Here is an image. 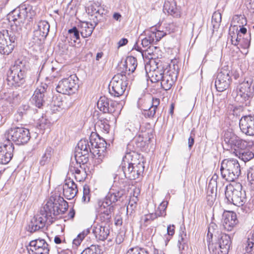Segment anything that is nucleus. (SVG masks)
Returning a JSON list of instances; mask_svg holds the SVG:
<instances>
[{"label":"nucleus","instance_id":"obj_1","mask_svg":"<svg viewBox=\"0 0 254 254\" xmlns=\"http://www.w3.org/2000/svg\"><path fill=\"white\" fill-rule=\"evenodd\" d=\"M67 205V203L63 198L59 197L58 199H54V200L51 198L45 206L41 209L40 211L51 221L54 217L64 212Z\"/></svg>","mask_w":254,"mask_h":254},{"label":"nucleus","instance_id":"obj_2","mask_svg":"<svg viewBox=\"0 0 254 254\" xmlns=\"http://www.w3.org/2000/svg\"><path fill=\"white\" fill-rule=\"evenodd\" d=\"M222 177L228 182H233L241 174L240 164L237 159H225L221 165Z\"/></svg>","mask_w":254,"mask_h":254},{"label":"nucleus","instance_id":"obj_3","mask_svg":"<svg viewBox=\"0 0 254 254\" xmlns=\"http://www.w3.org/2000/svg\"><path fill=\"white\" fill-rule=\"evenodd\" d=\"M5 136L7 141L17 145L26 143L30 138L28 129L23 127H13L7 129Z\"/></svg>","mask_w":254,"mask_h":254},{"label":"nucleus","instance_id":"obj_4","mask_svg":"<svg viewBox=\"0 0 254 254\" xmlns=\"http://www.w3.org/2000/svg\"><path fill=\"white\" fill-rule=\"evenodd\" d=\"M19 35V30L14 32L11 30H3L0 31V53L8 55L14 47V43Z\"/></svg>","mask_w":254,"mask_h":254},{"label":"nucleus","instance_id":"obj_5","mask_svg":"<svg viewBox=\"0 0 254 254\" xmlns=\"http://www.w3.org/2000/svg\"><path fill=\"white\" fill-rule=\"evenodd\" d=\"M223 147L229 150L235 155L241 149H246L247 147V142L240 139L234 133L230 132H226L224 134Z\"/></svg>","mask_w":254,"mask_h":254},{"label":"nucleus","instance_id":"obj_6","mask_svg":"<svg viewBox=\"0 0 254 254\" xmlns=\"http://www.w3.org/2000/svg\"><path fill=\"white\" fill-rule=\"evenodd\" d=\"M231 245L230 237L222 233L215 241L208 244V247L211 254H228Z\"/></svg>","mask_w":254,"mask_h":254},{"label":"nucleus","instance_id":"obj_7","mask_svg":"<svg viewBox=\"0 0 254 254\" xmlns=\"http://www.w3.org/2000/svg\"><path fill=\"white\" fill-rule=\"evenodd\" d=\"M78 78L75 75H71L67 78H63L60 80L56 87V90L59 93L70 95L75 93L77 90Z\"/></svg>","mask_w":254,"mask_h":254},{"label":"nucleus","instance_id":"obj_8","mask_svg":"<svg viewBox=\"0 0 254 254\" xmlns=\"http://www.w3.org/2000/svg\"><path fill=\"white\" fill-rule=\"evenodd\" d=\"M127 77L125 75L118 74L112 78L109 85V92L115 97H119L125 92L127 85Z\"/></svg>","mask_w":254,"mask_h":254},{"label":"nucleus","instance_id":"obj_9","mask_svg":"<svg viewBox=\"0 0 254 254\" xmlns=\"http://www.w3.org/2000/svg\"><path fill=\"white\" fill-rule=\"evenodd\" d=\"M225 194L228 201L239 207L243 206L246 201L245 192H242L231 185L225 187Z\"/></svg>","mask_w":254,"mask_h":254},{"label":"nucleus","instance_id":"obj_10","mask_svg":"<svg viewBox=\"0 0 254 254\" xmlns=\"http://www.w3.org/2000/svg\"><path fill=\"white\" fill-rule=\"evenodd\" d=\"M122 171L126 178L129 180H135L143 172L144 167L143 162L135 163L132 162L122 163Z\"/></svg>","mask_w":254,"mask_h":254},{"label":"nucleus","instance_id":"obj_11","mask_svg":"<svg viewBox=\"0 0 254 254\" xmlns=\"http://www.w3.org/2000/svg\"><path fill=\"white\" fill-rule=\"evenodd\" d=\"M237 96L242 98L241 102L249 100L254 96V83L252 78H249L245 80L237 87Z\"/></svg>","mask_w":254,"mask_h":254},{"label":"nucleus","instance_id":"obj_12","mask_svg":"<svg viewBox=\"0 0 254 254\" xmlns=\"http://www.w3.org/2000/svg\"><path fill=\"white\" fill-rule=\"evenodd\" d=\"M25 71L22 70L20 65H14L7 72V80L8 84L19 86L24 81Z\"/></svg>","mask_w":254,"mask_h":254},{"label":"nucleus","instance_id":"obj_13","mask_svg":"<svg viewBox=\"0 0 254 254\" xmlns=\"http://www.w3.org/2000/svg\"><path fill=\"white\" fill-rule=\"evenodd\" d=\"M230 73L229 70L221 68L217 74L215 86L218 92H223L229 87L231 82Z\"/></svg>","mask_w":254,"mask_h":254},{"label":"nucleus","instance_id":"obj_14","mask_svg":"<svg viewBox=\"0 0 254 254\" xmlns=\"http://www.w3.org/2000/svg\"><path fill=\"white\" fill-rule=\"evenodd\" d=\"M96 208L102 223L107 224L111 222L114 210V206H110L107 202L98 201Z\"/></svg>","mask_w":254,"mask_h":254},{"label":"nucleus","instance_id":"obj_15","mask_svg":"<svg viewBox=\"0 0 254 254\" xmlns=\"http://www.w3.org/2000/svg\"><path fill=\"white\" fill-rule=\"evenodd\" d=\"M50 29V24L46 20H40L37 25V27L33 32V42L39 44L47 36Z\"/></svg>","mask_w":254,"mask_h":254},{"label":"nucleus","instance_id":"obj_16","mask_svg":"<svg viewBox=\"0 0 254 254\" xmlns=\"http://www.w3.org/2000/svg\"><path fill=\"white\" fill-rule=\"evenodd\" d=\"M171 68V65H169V68H166V72L160 80L161 86L165 90H168L172 87L177 79L178 73V68L176 69L174 67V70H172Z\"/></svg>","mask_w":254,"mask_h":254},{"label":"nucleus","instance_id":"obj_17","mask_svg":"<svg viewBox=\"0 0 254 254\" xmlns=\"http://www.w3.org/2000/svg\"><path fill=\"white\" fill-rule=\"evenodd\" d=\"M48 87L46 83H41L37 87L33 95V100L35 102L36 106L39 108L43 105L47 99L48 95Z\"/></svg>","mask_w":254,"mask_h":254},{"label":"nucleus","instance_id":"obj_18","mask_svg":"<svg viewBox=\"0 0 254 254\" xmlns=\"http://www.w3.org/2000/svg\"><path fill=\"white\" fill-rule=\"evenodd\" d=\"M229 34L231 37L232 45L234 46L240 45L244 49L249 48V36L248 35L247 38L243 37L242 39H241V35L238 33V27L237 26H234L230 27Z\"/></svg>","mask_w":254,"mask_h":254},{"label":"nucleus","instance_id":"obj_19","mask_svg":"<svg viewBox=\"0 0 254 254\" xmlns=\"http://www.w3.org/2000/svg\"><path fill=\"white\" fill-rule=\"evenodd\" d=\"M242 132L247 135L254 136V116H244L239 120Z\"/></svg>","mask_w":254,"mask_h":254},{"label":"nucleus","instance_id":"obj_20","mask_svg":"<svg viewBox=\"0 0 254 254\" xmlns=\"http://www.w3.org/2000/svg\"><path fill=\"white\" fill-rule=\"evenodd\" d=\"M14 146L12 142L6 141L0 146V164H7L12 159Z\"/></svg>","mask_w":254,"mask_h":254},{"label":"nucleus","instance_id":"obj_21","mask_svg":"<svg viewBox=\"0 0 254 254\" xmlns=\"http://www.w3.org/2000/svg\"><path fill=\"white\" fill-rule=\"evenodd\" d=\"M93 147L91 145L90 140L87 139H81L77 144V148L76 150V154L75 155V159L78 161L77 157H84L85 162H86L87 157L85 156L87 155L89 152L92 154Z\"/></svg>","mask_w":254,"mask_h":254},{"label":"nucleus","instance_id":"obj_22","mask_svg":"<svg viewBox=\"0 0 254 254\" xmlns=\"http://www.w3.org/2000/svg\"><path fill=\"white\" fill-rule=\"evenodd\" d=\"M100 142L95 139L90 138L91 145L93 147L92 154L94 156L98 155L99 159H102L106 155L107 142L104 139H98Z\"/></svg>","mask_w":254,"mask_h":254},{"label":"nucleus","instance_id":"obj_23","mask_svg":"<svg viewBox=\"0 0 254 254\" xmlns=\"http://www.w3.org/2000/svg\"><path fill=\"white\" fill-rule=\"evenodd\" d=\"M48 220L49 219L47 216L40 211L39 213L34 216L31 219L28 225V231L32 233L44 228Z\"/></svg>","mask_w":254,"mask_h":254},{"label":"nucleus","instance_id":"obj_24","mask_svg":"<svg viewBox=\"0 0 254 254\" xmlns=\"http://www.w3.org/2000/svg\"><path fill=\"white\" fill-rule=\"evenodd\" d=\"M7 19L9 22L12 23V22H13L14 24V25H13L11 23V28L9 30L16 32V29H18V30H19V35L20 32L21 31L20 23H23L24 22L23 19L21 16L20 8L18 9H15L10 13L7 16Z\"/></svg>","mask_w":254,"mask_h":254},{"label":"nucleus","instance_id":"obj_25","mask_svg":"<svg viewBox=\"0 0 254 254\" xmlns=\"http://www.w3.org/2000/svg\"><path fill=\"white\" fill-rule=\"evenodd\" d=\"M238 223L236 214L232 211H227L223 214L222 225L227 231H232Z\"/></svg>","mask_w":254,"mask_h":254},{"label":"nucleus","instance_id":"obj_26","mask_svg":"<svg viewBox=\"0 0 254 254\" xmlns=\"http://www.w3.org/2000/svg\"><path fill=\"white\" fill-rule=\"evenodd\" d=\"M116 103L105 96L101 97L97 102L98 109L104 113L112 114L116 111Z\"/></svg>","mask_w":254,"mask_h":254},{"label":"nucleus","instance_id":"obj_27","mask_svg":"<svg viewBox=\"0 0 254 254\" xmlns=\"http://www.w3.org/2000/svg\"><path fill=\"white\" fill-rule=\"evenodd\" d=\"M78 192L76 184L71 179H66L63 185V194L67 199H72Z\"/></svg>","mask_w":254,"mask_h":254},{"label":"nucleus","instance_id":"obj_28","mask_svg":"<svg viewBox=\"0 0 254 254\" xmlns=\"http://www.w3.org/2000/svg\"><path fill=\"white\" fill-rule=\"evenodd\" d=\"M125 193V190H115L111 189L106 197L103 200H100L102 202H107V204L110 206H114L112 205L113 203H115L120 198H121Z\"/></svg>","mask_w":254,"mask_h":254},{"label":"nucleus","instance_id":"obj_29","mask_svg":"<svg viewBox=\"0 0 254 254\" xmlns=\"http://www.w3.org/2000/svg\"><path fill=\"white\" fill-rule=\"evenodd\" d=\"M163 11L173 17H178L180 16V11L176 6V3L174 0H167L164 2Z\"/></svg>","mask_w":254,"mask_h":254},{"label":"nucleus","instance_id":"obj_30","mask_svg":"<svg viewBox=\"0 0 254 254\" xmlns=\"http://www.w3.org/2000/svg\"><path fill=\"white\" fill-rule=\"evenodd\" d=\"M222 234V232L219 231L217 225L213 222H211L208 228V233L207 235V242L208 244H211L215 241L216 239L218 238Z\"/></svg>","mask_w":254,"mask_h":254},{"label":"nucleus","instance_id":"obj_31","mask_svg":"<svg viewBox=\"0 0 254 254\" xmlns=\"http://www.w3.org/2000/svg\"><path fill=\"white\" fill-rule=\"evenodd\" d=\"M93 233L96 239L100 241H104L107 238L110 233V230L107 226L97 225L93 229Z\"/></svg>","mask_w":254,"mask_h":254},{"label":"nucleus","instance_id":"obj_32","mask_svg":"<svg viewBox=\"0 0 254 254\" xmlns=\"http://www.w3.org/2000/svg\"><path fill=\"white\" fill-rule=\"evenodd\" d=\"M80 33L83 38L90 36L95 28V26L91 23L82 22L78 25Z\"/></svg>","mask_w":254,"mask_h":254},{"label":"nucleus","instance_id":"obj_33","mask_svg":"<svg viewBox=\"0 0 254 254\" xmlns=\"http://www.w3.org/2000/svg\"><path fill=\"white\" fill-rule=\"evenodd\" d=\"M234 18L237 20L238 22L242 24V25H239V27L240 28V29H238V33L239 34V35H243V36H245V38H247V36L248 35L249 36V42L250 46L251 43V33H248L247 28L243 26L244 24H247V20L246 18L243 15H236Z\"/></svg>","mask_w":254,"mask_h":254},{"label":"nucleus","instance_id":"obj_34","mask_svg":"<svg viewBox=\"0 0 254 254\" xmlns=\"http://www.w3.org/2000/svg\"><path fill=\"white\" fill-rule=\"evenodd\" d=\"M19 8L23 20L26 18L29 19H32L36 14V12L33 9V6L30 5L24 4L21 5Z\"/></svg>","mask_w":254,"mask_h":254},{"label":"nucleus","instance_id":"obj_35","mask_svg":"<svg viewBox=\"0 0 254 254\" xmlns=\"http://www.w3.org/2000/svg\"><path fill=\"white\" fill-rule=\"evenodd\" d=\"M165 72H166V68L164 69L163 67L160 68L157 66V69L150 72L149 76L151 81L154 83L160 81L162 79Z\"/></svg>","mask_w":254,"mask_h":254},{"label":"nucleus","instance_id":"obj_36","mask_svg":"<svg viewBox=\"0 0 254 254\" xmlns=\"http://www.w3.org/2000/svg\"><path fill=\"white\" fill-rule=\"evenodd\" d=\"M81 169L74 167H71L70 172L74 173V177L77 181L82 182L85 180L86 178L87 174L83 168L80 166Z\"/></svg>","mask_w":254,"mask_h":254},{"label":"nucleus","instance_id":"obj_37","mask_svg":"<svg viewBox=\"0 0 254 254\" xmlns=\"http://www.w3.org/2000/svg\"><path fill=\"white\" fill-rule=\"evenodd\" d=\"M137 60L133 57H127L125 62L124 66H126V70L133 72L137 66Z\"/></svg>","mask_w":254,"mask_h":254},{"label":"nucleus","instance_id":"obj_38","mask_svg":"<svg viewBox=\"0 0 254 254\" xmlns=\"http://www.w3.org/2000/svg\"><path fill=\"white\" fill-rule=\"evenodd\" d=\"M44 246H49V245L44 239H38L31 241L30 242L29 245L27 247V250L28 251H33V250L35 249L42 248Z\"/></svg>","mask_w":254,"mask_h":254},{"label":"nucleus","instance_id":"obj_39","mask_svg":"<svg viewBox=\"0 0 254 254\" xmlns=\"http://www.w3.org/2000/svg\"><path fill=\"white\" fill-rule=\"evenodd\" d=\"M237 152V155L236 156L245 162L249 161L254 157V154L253 152L246 150V149H241L240 151Z\"/></svg>","mask_w":254,"mask_h":254},{"label":"nucleus","instance_id":"obj_40","mask_svg":"<svg viewBox=\"0 0 254 254\" xmlns=\"http://www.w3.org/2000/svg\"><path fill=\"white\" fill-rule=\"evenodd\" d=\"M53 154V149L49 147H47L45 150V153L42 156L40 161V164L43 166L49 162Z\"/></svg>","mask_w":254,"mask_h":254},{"label":"nucleus","instance_id":"obj_41","mask_svg":"<svg viewBox=\"0 0 254 254\" xmlns=\"http://www.w3.org/2000/svg\"><path fill=\"white\" fill-rule=\"evenodd\" d=\"M90 232L89 228L84 230L81 233H79L77 237L73 240V244L76 246H79L83 239Z\"/></svg>","mask_w":254,"mask_h":254},{"label":"nucleus","instance_id":"obj_42","mask_svg":"<svg viewBox=\"0 0 254 254\" xmlns=\"http://www.w3.org/2000/svg\"><path fill=\"white\" fill-rule=\"evenodd\" d=\"M101 250L98 246L91 245L85 249L81 254H101Z\"/></svg>","mask_w":254,"mask_h":254},{"label":"nucleus","instance_id":"obj_43","mask_svg":"<svg viewBox=\"0 0 254 254\" xmlns=\"http://www.w3.org/2000/svg\"><path fill=\"white\" fill-rule=\"evenodd\" d=\"M95 127H99L103 132L107 133L110 130V126L107 120H99L96 123Z\"/></svg>","mask_w":254,"mask_h":254},{"label":"nucleus","instance_id":"obj_44","mask_svg":"<svg viewBox=\"0 0 254 254\" xmlns=\"http://www.w3.org/2000/svg\"><path fill=\"white\" fill-rule=\"evenodd\" d=\"M143 34H144L145 36H146L145 38H146L147 40H148L149 42L151 43L152 44H156L157 43L154 36L153 29H151V30L144 31L143 33L141 34L140 36H142L143 35Z\"/></svg>","mask_w":254,"mask_h":254},{"label":"nucleus","instance_id":"obj_45","mask_svg":"<svg viewBox=\"0 0 254 254\" xmlns=\"http://www.w3.org/2000/svg\"><path fill=\"white\" fill-rule=\"evenodd\" d=\"M90 199V190L89 187L88 185H85L83 187V196L82 198V202L87 203Z\"/></svg>","mask_w":254,"mask_h":254},{"label":"nucleus","instance_id":"obj_46","mask_svg":"<svg viewBox=\"0 0 254 254\" xmlns=\"http://www.w3.org/2000/svg\"><path fill=\"white\" fill-rule=\"evenodd\" d=\"M157 49L156 47L154 46H149L148 48H147L146 50H142L140 48H138L137 49V51H140L142 56L147 57L148 58H150L148 57V55L151 56V55L153 53L154 50ZM150 58H153L152 57H150Z\"/></svg>","mask_w":254,"mask_h":254},{"label":"nucleus","instance_id":"obj_47","mask_svg":"<svg viewBox=\"0 0 254 254\" xmlns=\"http://www.w3.org/2000/svg\"><path fill=\"white\" fill-rule=\"evenodd\" d=\"M157 211L155 214L150 213L141 217V221L144 225H147L149 221L153 220L158 217Z\"/></svg>","mask_w":254,"mask_h":254},{"label":"nucleus","instance_id":"obj_48","mask_svg":"<svg viewBox=\"0 0 254 254\" xmlns=\"http://www.w3.org/2000/svg\"><path fill=\"white\" fill-rule=\"evenodd\" d=\"M157 110L150 106L148 109H144L142 114L145 118L152 119L154 118Z\"/></svg>","mask_w":254,"mask_h":254},{"label":"nucleus","instance_id":"obj_49","mask_svg":"<svg viewBox=\"0 0 254 254\" xmlns=\"http://www.w3.org/2000/svg\"><path fill=\"white\" fill-rule=\"evenodd\" d=\"M28 253L29 254H49V246H44L42 248L35 249L33 251H29Z\"/></svg>","mask_w":254,"mask_h":254},{"label":"nucleus","instance_id":"obj_50","mask_svg":"<svg viewBox=\"0 0 254 254\" xmlns=\"http://www.w3.org/2000/svg\"><path fill=\"white\" fill-rule=\"evenodd\" d=\"M79 32L80 30L79 31L76 27H73L68 30V34L72 39H73L74 42H75V40L79 39Z\"/></svg>","mask_w":254,"mask_h":254},{"label":"nucleus","instance_id":"obj_51","mask_svg":"<svg viewBox=\"0 0 254 254\" xmlns=\"http://www.w3.org/2000/svg\"><path fill=\"white\" fill-rule=\"evenodd\" d=\"M138 200L137 197L133 196L129 200L128 204L127 207V212L130 210V213H132V211L134 210L136 206V202Z\"/></svg>","mask_w":254,"mask_h":254},{"label":"nucleus","instance_id":"obj_52","mask_svg":"<svg viewBox=\"0 0 254 254\" xmlns=\"http://www.w3.org/2000/svg\"><path fill=\"white\" fill-rule=\"evenodd\" d=\"M185 230V228H181V232L180 233L178 239V245L180 249H181V246L185 243V241L187 238L186 233L184 231Z\"/></svg>","mask_w":254,"mask_h":254},{"label":"nucleus","instance_id":"obj_53","mask_svg":"<svg viewBox=\"0 0 254 254\" xmlns=\"http://www.w3.org/2000/svg\"><path fill=\"white\" fill-rule=\"evenodd\" d=\"M62 110H66L71 107L72 105V100L70 98H65L61 100Z\"/></svg>","mask_w":254,"mask_h":254},{"label":"nucleus","instance_id":"obj_54","mask_svg":"<svg viewBox=\"0 0 254 254\" xmlns=\"http://www.w3.org/2000/svg\"><path fill=\"white\" fill-rule=\"evenodd\" d=\"M168 202L166 201H163L159 206L158 209L159 210V213L157 212L158 216H165L166 215V209Z\"/></svg>","mask_w":254,"mask_h":254},{"label":"nucleus","instance_id":"obj_55","mask_svg":"<svg viewBox=\"0 0 254 254\" xmlns=\"http://www.w3.org/2000/svg\"><path fill=\"white\" fill-rule=\"evenodd\" d=\"M248 181L251 185V189L254 190V168H251L247 174Z\"/></svg>","mask_w":254,"mask_h":254},{"label":"nucleus","instance_id":"obj_56","mask_svg":"<svg viewBox=\"0 0 254 254\" xmlns=\"http://www.w3.org/2000/svg\"><path fill=\"white\" fill-rule=\"evenodd\" d=\"M127 254H148V253L143 249L135 247L130 249Z\"/></svg>","mask_w":254,"mask_h":254},{"label":"nucleus","instance_id":"obj_57","mask_svg":"<svg viewBox=\"0 0 254 254\" xmlns=\"http://www.w3.org/2000/svg\"><path fill=\"white\" fill-rule=\"evenodd\" d=\"M153 32L154 33V36L156 40V42H157L161 40L162 38L166 35V33L162 31L156 30L155 28L152 29Z\"/></svg>","mask_w":254,"mask_h":254},{"label":"nucleus","instance_id":"obj_58","mask_svg":"<svg viewBox=\"0 0 254 254\" xmlns=\"http://www.w3.org/2000/svg\"><path fill=\"white\" fill-rule=\"evenodd\" d=\"M254 246V242H253V240L250 238L248 239L246 246L245 247L247 252L251 253Z\"/></svg>","mask_w":254,"mask_h":254},{"label":"nucleus","instance_id":"obj_59","mask_svg":"<svg viewBox=\"0 0 254 254\" xmlns=\"http://www.w3.org/2000/svg\"><path fill=\"white\" fill-rule=\"evenodd\" d=\"M221 21V15L220 13H214L212 17V21L214 22L215 21L217 24H219Z\"/></svg>","mask_w":254,"mask_h":254},{"label":"nucleus","instance_id":"obj_60","mask_svg":"<svg viewBox=\"0 0 254 254\" xmlns=\"http://www.w3.org/2000/svg\"><path fill=\"white\" fill-rule=\"evenodd\" d=\"M160 104V99L156 98H153L152 99V102H151V107H153V108H155V109H157L158 106Z\"/></svg>","mask_w":254,"mask_h":254},{"label":"nucleus","instance_id":"obj_61","mask_svg":"<svg viewBox=\"0 0 254 254\" xmlns=\"http://www.w3.org/2000/svg\"><path fill=\"white\" fill-rule=\"evenodd\" d=\"M25 113L21 111L20 109H19L17 113L15 115V119L16 120L17 122L20 121L23 118V116Z\"/></svg>","mask_w":254,"mask_h":254},{"label":"nucleus","instance_id":"obj_62","mask_svg":"<svg viewBox=\"0 0 254 254\" xmlns=\"http://www.w3.org/2000/svg\"><path fill=\"white\" fill-rule=\"evenodd\" d=\"M175 233V226L170 225L167 227V233L169 236H172Z\"/></svg>","mask_w":254,"mask_h":254},{"label":"nucleus","instance_id":"obj_63","mask_svg":"<svg viewBox=\"0 0 254 254\" xmlns=\"http://www.w3.org/2000/svg\"><path fill=\"white\" fill-rule=\"evenodd\" d=\"M141 45L144 48H148L149 46H152V44L149 42L148 40L145 38L141 40Z\"/></svg>","mask_w":254,"mask_h":254},{"label":"nucleus","instance_id":"obj_64","mask_svg":"<svg viewBox=\"0 0 254 254\" xmlns=\"http://www.w3.org/2000/svg\"><path fill=\"white\" fill-rule=\"evenodd\" d=\"M128 42V40L126 38H122L121 39L118 43V47L120 48L121 47L124 46L126 45Z\"/></svg>","mask_w":254,"mask_h":254}]
</instances>
